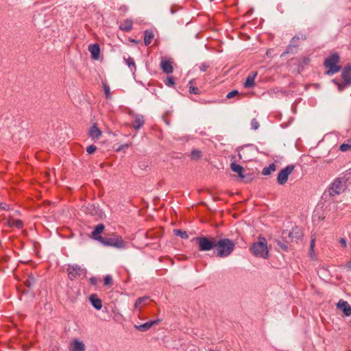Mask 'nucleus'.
Instances as JSON below:
<instances>
[{"mask_svg":"<svg viewBox=\"0 0 351 351\" xmlns=\"http://www.w3.org/2000/svg\"><path fill=\"white\" fill-rule=\"evenodd\" d=\"M297 45L294 43H291L288 46L287 51H285L282 56L285 53H294L296 51Z\"/></svg>","mask_w":351,"mask_h":351,"instance_id":"obj_30","label":"nucleus"},{"mask_svg":"<svg viewBox=\"0 0 351 351\" xmlns=\"http://www.w3.org/2000/svg\"><path fill=\"white\" fill-rule=\"evenodd\" d=\"M329 69L327 70L325 73L327 75H332L336 73H338L340 71L341 67H328Z\"/></svg>","mask_w":351,"mask_h":351,"instance_id":"obj_33","label":"nucleus"},{"mask_svg":"<svg viewBox=\"0 0 351 351\" xmlns=\"http://www.w3.org/2000/svg\"><path fill=\"white\" fill-rule=\"evenodd\" d=\"M189 93L191 94L198 95V94H199V88L196 86H190L189 87Z\"/></svg>","mask_w":351,"mask_h":351,"instance_id":"obj_41","label":"nucleus"},{"mask_svg":"<svg viewBox=\"0 0 351 351\" xmlns=\"http://www.w3.org/2000/svg\"><path fill=\"white\" fill-rule=\"evenodd\" d=\"M174 232L177 236H180L182 239H187L189 237L187 232L184 230L177 229L174 230Z\"/></svg>","mask_w":351,"mask_h":351,"instance_id":"obj_29","label":"nucleus"},{"mask_svg":"<svg viewBox=\"0 0 351 351\" xmlns=\"http://www.w3.org/2000/svg\"><path fill=\"white\" fill-rule=\"evenodd\" d=\"M339 56L337 53L332 54L324 61V66H337L339 62Z\"/></svg>","mask_w":351,"mask_h":351,"instance_id":"obj_13","label":"nucleus"},{"mask_svg":"<svg viewBox=\"0 0 351 351\" xmlns=\"http://www.w3.org/2000/svg\"><path fill=\"white\" fill-rule=\"evenodd\" d=\"M132 145V142L119 145L115 150L116 152H120L124 149H127Z\"/></svg>","mask_w":351,"mask_h":351,"instance_id":"obj_37","label":"nucleus"},{"mask_svg":"<svg viewBox=\"0 0 351 351\" xmlns=\"http://www.w3.org/2000/svg\"><path fill=\"white\" fill-rule=\"evenodd\" d=\"M153 234H154V233H153V231H152V230L147 232V237L148 238L152 237Z\"/></svg>","mask_w":351,"mask_h":351,"instance_id":"obj_51","label":"nucleus"},{"mask_svg":"<svg viewBox=\"0 0 351 351\" xmlns=\"http://www.w3.org/2000/svg\"><path fill=\"white\" fill-rule=\"evenodd\" d=\"M174 64V61L172 58L164 57L162 58L160 66H171Z\"/></svg>","mask_w":351,"mask_h":351,"instance_id":"obj_26","label":"nucleus"},{"mask_svg":"<svg viewBox=\"0 0 351 351\" xmlns=\"http://www.w3.org/2000/svg\"><path fill=\"white\" fill-rule=\"evenodd\" d=\"M25 286L29 287L31 286V282L29 279H27L25 282Z\"/></svg>","mask_w":351,"mask_h":351,"instance_id":"obj_52","label":"nucleus"},{"mask_svg":"<svg viewBox=\"0 0 351 351\" xmlns=\"http://www.w3.org/2000/svg\"><path fill=\"white\" fill-rule=\"evenodd\" d=\"M97 278L96 277H91L89 280V282L93 285H96L97 284Z\"/></svg>","mask_w":351,"mask_h":351,"instance_id":"obj_47","label":"nucleus"},{"mask_svg":"<svg viewBox=\"0 0 351 351\" xmlns=\"http://www.w3.org/2000/svg\"><path fill=\"white\" fill-rule=\"evenodd\" d=\"M88 51L94 60H99L100 57V47L98 44H90L88 46Z\"/></svg>","mask_w":351,"mask_h":351,"instance_id":"obj_9","label":"nucleus"},{"mask_svg":"<svg viewBox=\"0 0 351 351\" xmlns=\"http://www.w3.org/2000/svg\"><path fill=\"white\" fill-rule=\"evenodd\" d=\"M239 177L241 179V180L244 182L249 181V179L246 178L245 176L243 174V171H241V173H238Z\"/></svg>","mask_w":351,"mask_h":351,"instance_id":"obj_45","label":"nucleus"},{"mask_svg":"<svg viewBox=\"0 0 351 351\" xmlns=\"http://www.w3.org/2000/svg\"><path fill=\"white\" fill-rule=\"evenodd\" d=\"M145 123L144 117L142 115H136L132 122V127L136 130H139Z\"/></svg>","mask_w":351,"mask_h":351,"instance_id":"obj_17","label":"nucleus"},{"mask_svg":"<svg viewBox=\"0 0 351 351\" xmlns=\"http://www.w3.org/2000/svg\"><path fill=\"white\" fill-rule=\"evenodd\" d=\"M256 75H257V73L254 72V73H250L247 76V77L244 83L245 88H252L255 86L254 79H255Z\"/></svg>","mask_w":351,"mask_h":351,"instance_id":"obj_18","label":"nucleus"},{"mask_svg":"<svg viewBox=\"0 0 351 351\" xmlns=\"http://www.w3.org/2000/svg\"><path fill=\"white\" fill-rule=\"evenodd\" d=\"M230 167L231 169L237 173H241V171H243V168L240 165H237L236 163L232 162L231 163Z\"/></svg>","mask_w":351,"mask_h":351,"instance_id":"obj_28","label":"nucleus"},{"mask_svg":"<svg viewBox=\"0 0 351 351\" xmlns=\"http://www.w3.org/2000/svg\"><path fill=\"white\" fill-rule=\"evenodd\" d=\"M68 277L71 280L83 278L86 276V269L78 265H69L67 268Z\"/></svg>","mask_w":351,"mask_h":351,"instance_id":"obj_5","label":"nucleus"},{"mask_svg":"<svg viewBox=\"0 0 351 351\" xmlns=\"http://www.w3.org/2000/svg\"><path fill=\"white\" fill-rule=\"evenodd\" d=\"M0 208L2 210H8L10 208V206L5 203H1L0 204Z\"/></svg>","mask_w":351,"mask_h":351,"instance_id":"obj_46","label":"nucleus"},{"mask_svg":"<svg viewBox=\"0 0 351 351\" xmlns=\"http://www.w3.org/2000/svg\"><path fill=\"white\" fill-rule=\"evenodd\" d=\"M171 12L172 14H173V13H174V11L173 10V9H172V8L171 9Z\"/></svg>","mask_w":351,"mask_h":351,"instance_id":"obj_55","label":"nucleus"},{"mask_svg":"<svg viewBox=\"0 0 351 351\" xmlns=\"http://www.w3.org/2000/svg\"><path fill=\"white\" fill-rule=\"evenodd\" d=\"M343 191L342 181L338 178L336 179L330 186V194L332 195H339Z\"/></svg>","mask_w":351,"mask_h":351,"instance_id":"obj_7","label":"nucleus"},{"mask_svg":"<svg viewBox=\"0 0 351 351\" xmlns=\"http://www.w3.org/2000/svg\"><path fill=\"white\" fill-rule=\"evenodd\" d=\"M100 243L106 246H111L118 249H124L127 246V243L121 236L114 235L112 237H99Z\"/></svg>","mask_w":351,"mask_h":351,"instance_id":"obj_3","label":"nucleus"},{"mask_svg":"<svg viewBox=\"0 0 351 351\" xmlns=\"http://www.w3.org/2000/svg\"><path fill=\"white\" fill-rule=\"evenodd\" d=\"M91 304L97 309L100 310L102 308V301L96 294H92L89 297Z\"/></svg>","mask_w":351,"mask_h":351,"instance_id":"obj_15","label":"nucleus"},{"mask_svg":"<svg viewBox=\"0 0 351 351\" xmlns=\"http://www.w3.org/2000/svg\"><path fill=\"white\" fill-rule=\"evenodd\" d=\"M303 63L305 64H308L309 63V58H305Z\"/></svg>","mask_w":351,"mask_h":351,"instance_id":"obj_54","label":"nucleus"},{"mask_svg":"<svg viewBox=\"0 0 351 351\" xmlns=\"http://www.w3.org/2000/svg\"><path fill=\"white\" fill-rule=\"evenodd\" d=\"M149 298L148 297H142V298H139L135 302L134 304V308H138V306L139 305H141L143 302H146L147 300H148Z\"/></svg>","mask_w":351,"mask_h":351,"instance_id":"obj_34","label":"nucleus"},{"mask_svg":"<svg viewBox=\"0 0 351 351\" xmlns=\"http://www.w3.org/2000/svg\"><path fill=\"white\" fill-rule=\"evenodd\" d=\"M339 243L341 245L342 247H346L347 244H346V241L345 239L343 238H341L340 240H339Z\"/></svg>","mask_w":351,"mask_h":351,"instance_id":"obj_48","label":"nucleus"},{"mask_svg":"<svg viewBox=\"0 0 351 351\" xmlns=\"http://www.w3.org/2000/svg\"><path fill=\"white\" fill-rule=\"evenodd\" d=\"M126 64L128 66H135V62L134 61V59L130 56H128L127 58H124Z\"/></svg>","mask_w":351,"mask_h":351,"instance_id":"obj_40","label":"nucleus"},{"mask_svg":"<svg viewBox=\"0 0 351 351\" xmlns=\"http://www.w3.org/2000/svg\"><path fill=\"white\" fill-rule=\"evenodd\" d=\"M277 245L285 251L287 250V245L280 241H277Z\"/></svg>","mask_w":351,"mask_h":351,"instance_id":"obj_43","label":"nucleus"},{"mask_svg":"<svg viewBox=\"0 0 351 351\" xmlns=\"http://www.w3.org/2000/svg\"><path fill=\"white\" fill-rule=\"evenodd\" d=\"M306 38V36L303 34H298L297 35H295L291 40V43H294L295 44V43L299 40H305Z\"/></svg>","mask_w":351,"mask_h":351,"instance_id":"obj_32","label":"nucleus"},{"mask_svg":"<svg viewBox=\"0 0 351 351\" xmlns=\"http://www.w3.org/2000/svg\"><path fill=\"white\" fill-rule=\"evenodd\" d=\"M133 21L132 19H125L120 25L119 28L124 32H130L132 29Z\"/></svg>","mask_w":351,"mask_h":351,"instance_id":"obj_20","label":"nucleus"},{"mask_svg":"<svg viewBox=\"0 0 351 351\" xmlns=\"http://www.w3.org/2000/svg\"><path fill=\"white\" fill-rule=\"evenodd\" d=\"M302 234L301 231L298 228H293L289 234V237L292 242H298L299 239H301Z\"/></svg>","mask_w":351,"mask_h":351,"instance_id":"obj_14","label":"nucleus"},{"mask_svg":"<svg viewBox=\"0 0 351 351\" xmlns=\"http://www.w3.org/2000/svg\"><path fill=\"white\" fill-rule=\"evenodd\" d=\"M97 149V147L94 145H89L86 147V152L89 154H93Z\"/></svg>","mask_w":351,"mask_h":351,"instance_id":"obj_38","label":"nucleus"},{"mask_svg":"<svg viewBox=\"0 0 351 351\" xmlns=\"http://www.w3.org/2000/svg\"><path fill=\"white\" fill-rule=\"evenodd\" d=\"M86 213L91 215H97L99 214V210L94 204H88L86 208Z\"/></svg>","mask_w":351,"mask_h":351,"instance_id":"obj_24","label":"nucleus"},{"mask_svg":"<svg viewBox=\"0 0 351 351\" xmlns=\"http://www.w3.org/2000/svg\"><path fill=\"white\" fill-rule=\"evenodd\" d=\"M160 322V319H156L154 321H151L149 322H146L145 324H141L139 326H136V328L141 332H145L148 330L152 326L155 324H158Z\"/></svg>","mask_w":351,"mask_h":351,"instance_id":"obj_10","label":"nucleus"},{"mask_svg":"<svg viewBox=\"0 0 351 351\" xmlns=\"http://www.w3.org/2000/svg\"><path fill=\"white\" fill-rule=\"evenodd\" d=\"M165 84L169 87H173L175 85L174 78L173 76H168L165 80Z\"/></svg>","mask_w":351,"mask_h":351,"instance_id":"obj_31","label":"nucleus"},{"mask_svg":"<svg viewBox=\"0 0 351 351\" xmlns=\"http://www.w3.org/2000/svg\"><path fill=\"white\" fill-rule=\"evenodd\" d=\"M315 239H311V241L310 250H311V251H312V252H313V250H314V247H315Z\"/></svg>","mask_w":351,"mask_h":351,"instance_id":"obj_49","label":"nucleus"},{"mask_svg":"<svg viewBox=\"0 0 351 351\" xmlns=\"http://www.w3.org/2000/svg\"><path fill=\"white\" fill-rule=\"evenodd\" d=\"M102 134L101 130L98 128L97 123H93V125L90 128L88 131L89 136L93 139H98Z\"/></svg>","mask_w":351,"mask_h":351,"instance_id":"obj_8","label":"nucleus"},{"mask_svg":"<svg viewBox=\"0 0 351 351\" xmlns=\"http://www.w3.org/2000/svg\"><path fill=\"white\" fill-rule=\"evenodd\" d=\"M191 156L193 160H197L202 158V152L198 149L192 150L191 153Z\"/></svg>","mask_w":351,"mask_h":351,"instance_id":"obj_27","label":"nucleus"},{"mask_svg":"<svg viewBox=\"0 0 351 351\" xmlns=\"http://www.w3.org/2000/svg\"><path fill=\"white\" fill-rule=\"evenodd\" d=\"M295 166L293 165H288L282 169L278 173L277 182L280 185H284L288 180L289 176L293 171Z\"/></svg>","mask_w":351,"mask_h":351,"instance_id":"obj_6","label":"nucleus"},{"mask_svg":"<svg viewBox=\"0 0 351 351\" xmlns=\"http://www.w3.org/2000/svg\"><path fill=\"white\" fill-rule=\"evenodd\" d=\"M104 285L106 286H112V278L110 275H107L104 278Z\"/></svg>","mask_w":351,"mask_h":351,"instance_id":"obj_36","label":"nucleus"},{"mask_svg":"<svg viewBox=\"0 0 351 351\" xmlns=\"http://www.w3.org/2000/svg\"><path fill=\"white\" fill-rule=\"evenodd\" d=\"M251 125L252 129L257 130L259 128V123L256 119H252L251 121Z\"/></svg>","mask_w":351,"mask_h":351,"instance_id":"obj_39","label":"nucleus"},{"mask_svg":"<svg viewBox=\"0 0 351 351\" xmlns=\"http://www.w3.org/2000/svg\"><path fill=\"white\" fill-rule=\"evenodd\" d=\"M104 228H105V226L104 224H102V223L98 224L92 232V238L94 239L95 240L100 241L99 237H102L100 234H101V233L103 232V231L104 230Z\"/></svg>","mask_w":351,"mask_h":351,"instance_id":"obj_12","label":"nucleus"},{"mask_svg":"<svg viewBox=\"0 0 351 351\" xmlns=\"http://www.w3.org/2000/svg\"><path fill=\"white\" fill-rule=\"evenodd\" d=\"M144 34H145L144 43H145V45L146 46H147L152 43V41L154 37V34L153 32L151 30H146V31H145Z\"/></svg>","mask_w":351,"mask_h":351,"instance_id":"obj_21","label":"nucleus"},{"mask_svg":"<svg viewBox=\"0 0 351 351\" xmlns=\"http://www.w3.org/2000/svg\"><path fill=\"white\" fill-rule=\"evenodd\" d=\"M339 150L341 152H347L348 150H351V144H349V143L341 144L339 147Z\"/></svg>","mask_w":351,"mask_h":351,"instance_id":"obj_35","label":"nucleus"},{"mask_svg":"<svg viewBox=\"0 0 351 351\" xmlns=\"http://www.w3.org/2000/svg\"><path fill=\"white\" fill-rule=\"evenodd\" d=\"M71 351H84L86 349L85 345L82 341L77 339H74L71 343Z\"/></svg>","mask_w":351,"mask_h":351,"instance_id":"obj_19","label":"nucleus"},{"mask_svg":"<svg viewBox=\"0 0 351 351\" xmlns=\"http://www.w3.org/2000/svg\"><path fill=\"white\" fill-rule=\"evenodd\" d=\"M237 95H239V92L237 90H232V91H230V93H228L227 94L226 97L228 99H231Z\"/></svg>","mask_w":351,"mask_h":351,"instance_id":"obj_42","label":"nucleus"},{"mask_svg":"<svg viewBox=\"0 0 351 351\" xmlns=\"http://www.w3.org/2000/svg\"><path fill=\"white\" fill-rule=\"evenodd\" d=\"M341 77L346 85L351 84V67H344Z\"/></svg>","mask_w":351,"mask_h":351,"instance_id":"obj_11","label":"nucleus"},{"mask_svg":"<svg viewBox=\"0 0 351 351\" xmlns=\"http://www.w3.org/2000/svg\"><path fill=\"white\" fill-rule=\"evenodd\" d=\"M348 141H351V138L348 140Z\"/></svg>","mask_w":351,"mask_h":351,"instance_id":"obj_57","label":"nucleus"},{"mask_svg":"<svg viewBox=\"0 0 351 351\" xmlns=\"http://www.w3.org/2000/svg\"><path fill=\"white\" fill-rule=\"evenodd\" d=\"M10 227H16L18 229H21L23 227V223L21 219H12L8 221Z\"/></svg>","mask_w":351,"mask_h":351,"instance_id":"obj_22","label":"nucleus"},{"mask_svg":"<svg viewBox=\"0 0 351 351\" xmlns=\"http://www.w3.org/2000/svg\"><path fill=\"white\" fill-rule=\"evenodd\" d=\"M272 51H272L271 49L268 50V51H267V53H266L267 56H269V57H271V53H272Z\"/></svg>","mask_w":351,"mask_h":351,"instance_id":"obj_53","label":"nucleus"},{"mask_svg":"<svg viewBox=\"0 0 351 351\" xmlns=\"http://www.w3.org/2000/svg\"><path fill=\"white\" fill-rule=\"evenodd\" d=\"M250 252L256 257L267 258L269 250L265 238L259 237V241L254 242L250 248Z\"/></svg>","mask_w":351,"mask_h":351,"instance_id":"obj_2","label":"nucleus"},{"mask_svg":"<svg viewBox=\"0 0 351 351\" xmlns=\"http://www.w3.org/2000/svg\"><path fill=\"white\" fill-rule=\"evenodd\" d=\"M235 243L227 238L220 239L216 241L215 248L217 250V256L227 257L235 248Z\"/></svg>","mask_w":351,"mask_h":351,"instance_id":"obj_1","label":"nucleus"},{"mask_svg":"<svg viewBox=\"0 0 351 351\" xmlns=\"http://www.w3.org/2000/svg\"><path fill=\"white\" fill-rule=\"evenodd\" d=\"M200 251H209L215 248L217 239L213 237H197L195 239Z\"/></svg>","mask_w":351,"mask_h":351,"instance_id":"obj_4","label":"nucleus"},{"mask_svg":"<svg viewBox=\"0 0 351 351\" xmlns=\"http://www.w3.org/2000/svg\"><path fill=\"white\" fill-rule=\"evenodd\" d=\"M203 68H204V69H202V71H206V67H203Z\"/></svg>","mask_w":351,"mask_h":351,"instance_id":"obj_56","label":"nucleus"},{"mask_svg":"<svg viewBox=\"0 0 351 351\" xmlns=\"http://www.w3.org/2000/svg\"><path fill=\"white\" fill-rule=\"evenodd\" d=\"M346 267L348 270H351V260H350V261H349L346 263Z\"/></svg>","mask_w":351,"mask_h":351,"instance_id":"obj_50","label":"nucleus"},{"mask_svg":"<svg viewBox=\"0 0 351 351\" xmlns=\"http://www.w3.org/2000/svg\"><path fill=\"white\" fill-rule=\"evenodd\" d=\"M165 73H171L173 71V67H161Z\"/></svg>","mask_w":351,"mask_h":351,"instance_id":"obj_44","label":"nucleus"},{"mask_svg":"<svg viewBox=\"0 0 351 351\" xmlns=\"http://www.w3.org/2000/svg\"><path fill=\"white\" fill-rule=\"evenodd\" d=\"M102 86L104 90L106 99H111L110 88L108 84L105 81H102Z\"/></svg>","mask_w":351,"mask_h":351,"instance_id":"obj_25","label":"nucleus"},{"mask_svg":"<svg viewBox=\"0 0 351 351\" xmlns=\"http://www.w3.org/2000/svg\"><path fill=\"white\" fill-rule=\"evenodd\" d=\"M338 307L343 311L346 316L351 315V306L347 302L340 300L338 303Z\"/></svg>","mask_w":351,"mask_h":351,"instance_id":"obj_16","label":"nucleus"},{"mask_svg":"<svg viewBox=\"0 0 351 351\" xmlns=\"http://www.w3.org/2000/svg\"><path fill=\"white\" fill-rule=\"evenodd\" d=\"M276 170V166L274 163L270 164L268 167H265L263 168L262 171V173L264 176H269L272 172L275 171Z\"/></svg>","mask_w":351,"mask_h":351,"instance_id":"obj_23","label":"nucleus"}]
</instances>
